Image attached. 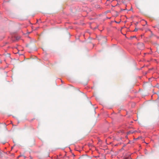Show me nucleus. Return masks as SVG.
<instances>
[{
	"mask_svg": "<svg viewBox=\"0 0 159 159\" xmlns=\"http://www.w3.org/2000/svg\"><path fill=\"white\" fill-rule=\"evenodd\" d=\"M138 30V29L137 28H135L134 30V31H137Z\"/></svg>",
	"mask_w": 159,
	"mask_h": 159,
	"instance_id": "f257e3e1",
	"label": "nucleus"
},
{
	"mask_svg": "<svg viewBox=\"0 0 159 159\" xmlns=\"http://www.w3.org/2000/svg\"><path fill=\"white\" fill-rule=\"evenodd\" d=\"M145 22H146V24H147V21H145Z\"/></svg>",
	"mask_w": 159,
	"mask_h": 159,
	"instance_id": "7ed1b4c3",
	"label": "nucleus"
},
{
	"mask_svg": "<svg viewBox=\"0 0 159 159\" xmlns=\"http://www.w3.org/2000/svg\"><path fill=\"white\" fill-rule=\"evenodd\" d=\"M135 37H136V36H133V38H135Z\"/></svg>",
	"mask_w": 159,
	"mask_h": 159,
	"instance_id": "f03ea898",
	"label": "nucleus"
}]
</instances>
